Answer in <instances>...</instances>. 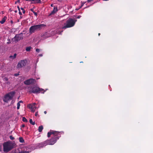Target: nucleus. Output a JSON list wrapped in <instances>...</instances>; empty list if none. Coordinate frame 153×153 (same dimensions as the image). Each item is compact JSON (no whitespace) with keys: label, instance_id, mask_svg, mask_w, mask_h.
Listing matches in <instances>:
<instances>
[{"label":"nucleus","instance_id":"nucleus-1","mask_svg":"<svg viewBox=\"0 0 153 153\" xmlns=\"http://www.w3.org/2000/svg\"><path fill=\"white\" fill-rule=\"evenodd\" d=\"M3 146L4 151L7 152L16 147V144L11 141H7L3 143Z\"/></svg>","mask_w":153,"mask_h":153},{"label":"nucleus","instance_id":"nucleus-2","mask_svg":"<svg viewBox=\"0 0 153 153\" xmlns=\"http://www.w3.org/2000/svg\"><path fill=\"white\" fill-rule=\"evenodd\" d=\"M77 20L71 18H69L66 21V23L64 24V26L62 27V29H65L68 28H70L74 26Z\"/></svg>","mask_w":153,"mask_h":153},{"label":"nucleus","instance_id":"nucleus-3","mask_svg":"<svg viewBox=\"0 0 153 153\" xmlns=\"http://www.w3.org/2000/svg\"><path fill=\"white\" fill-rule=\"evenodd\" d=\"M45 26L46 25L44 24H40L32 26L29 28V33L30 34H32L36 31L40 30L42 27Z\"/></svg>","mask_w":153,"mask_h":153},{"label":"nucleus","instance_id":"nucleus-4","mask_svg":"<svg viewBox=\"0 0 153 153\" xmlns=\"http://www.w3.org/2000/svg\"><path fill=\"white\" fill-rule=\"evenodd\" d=\"M45 91L44 89L40 88L37 86H33L30 88L29 89V92L30 94L32 93L33 94H38L41 92L42 93H44Z\"/></svg>","mask_w":153,"mask_h":153},{"label":"nucleus","instance_id":"nucleus-5","mask_svg":"<svg viewBox=\"0 0 153 153\" xmlns=\"http://www.w3.org/2000/svg\"><path fill=\"white\" fill-rule=\"evenodd\" d=\"M15 93V92L14 91H11L6 95L3 99L4 101L7 102L8 101L12 100Z\"/></svg>","mask_w":153,"mask_h":153},{"label":"nucleus","instance_id":"nucleus-6","mask_svg":"<svg viewBox=\"0 0 153 153\" xmlns=\"http://www.w3.org/2000/svg\"><path fill=\"white\" fill-rule=\"evenodd\" d=\"M58 135L53 137L50 140H46L47 145H53L56 143L57 140L59 139Z\"/></svg>","mask_w":153,"mask_h":153},{"label":"nucleus","instance_id":"nucleus-7","mask_svg":"<svg viewBox=\"0 0 153 153\" xmlns=\"http://www.w3.org/2000/svg\"><path fill=\"white\" fill-rule=\"evenodd\" d=\"M36 81L34 79L30 78L25 81L24 82V83L26 85H29L30 84H35Z\"/></svg>","mask_w":153,"mask_h":153},{"label":"nucleus","instance_id":"nucleus-8","mask_svg":"<svg viewBox=\"0 0 153 153\" xmlns=\"http://www.w3.org/2000/svg\"><path fill=\"white\" fill-rule=\"evenodd\" d=\"M23 39V34L22 33L19 34H16L15 36L13 39V40L15 42H18Z\"/></svg>","mask_w":153,"mask_h":153},{"label":"nucleus","instance_id":"nucleus-9","mask_svg":"<svg viewBox=\"0 0 153 153\" xmlns=\"http://www.w3.org/2000/svg\"><path fill=\"white\" fill-rule=\"evenodd\" d=\"M59 132L58 131H54L52 130H50L49 132L48 133V137H49L51 134H52L53 137L57 136L59 135Z\"/></svg>","mask_w":153,"mask_h":153},{"label":"nucleus","instance_id":"nucleus-10","mask_svg":"<svg viewBox=\"0 0 153 153\" xmlns=\"http://www.w3.org/2000/svg\"><path fill=\"white\" fill-rule=\"evenodd\" d=\"M26 60H23L20 61L18 63L17 65V67H23L26 65L27 63Z\"/></svg>","mask_w":153,"mask_h":153},{"label":"nucleus","instance_id":"nucleus-11","mask_svg":"<svg viewBox=\"0 0 153 153\" xmlns=\"http://www.w3.org/2000/svg\"><path fill=\"white\" fill-rule=\"evenodd\" d=\"M35 104L36 103H34L32 105L30 104L27 106V107L28 108L31 109V111L33 112H34L35 111L36 109V107L35 106Z\"/></svg>","mask_w":153,"mask_h":153},{"label":"nucleus","instance_id":"nucleus-12","mask_svg":"<svg viewBox=\"0 0 153 153\" xmlns=\"http://www.w3.org/2000/svg\"><path fill=\"white\" fill-rule=\"evenodd\" d=\"M47 145V144L46 140L43 142L39 143L38 145V146L39 148H42Z\"/></svg>","mask_w":153,"mask_h":153},{"label":"nucleus","instance_id":"nucleus-13","mask_svg":"<svg viewBox=\"0 0 153 153\" xmlns=\"http://www.w3.org/2000/svg\"><path fill=\"white\" fill-rule=\"evenodd\" d=\"M58 11V8L57 7H54L53 8V10L51 12L50 15H53L54 14Z\"/></svg>","mask_w":153,"mask_h":153},{"label":"nucleus","instance_id":"nucleus-14","mask_svg":"<svg viewBox=\"0 0 153 153\" xmlns=\"http://www.w3.org/2000/svg\"><path fill=\"white\" fill-rule=\"evenodd\" d=\"M7 17L6 16H4L3 17L2 20L0 21V23L1 24H4L5 22L6 19H7Z\"/></svg>","mask_w":153,"mask_h":153},{"label":"nucleus","instance_id":"nucleus-15","mask_svg":"<svg viewBox=\"0 0 153 153\" xmlns=\"http://www.w3.org/2000/svg\"><path fill=\"white\" fill-rule=\"evenodd\" d=\"M17 54L16 53H15L13 56L11 55L9 56V58L10 59H15L16 56Z\"/></svg>","mask_w":153,"mask_h":153},{"label":"nucleus","instance_id":"nucleus-16","mask_svg":"<svg viewBox=\"0 0 153 153\" xmlns=\"http://www.w3.org/2000/svg\"><path fill=\"white\" fill-rule=\"evenodd\" d=\"M43 128V127L42 126H39L38 129L39 131V132H42Z\"/></svg>","mask_w":153,"mask_h":153},{"label":"nucleus","instance_id":"nucleus-17","mask_svg":"<svg viewBox=\"0 0 153 153\" xmlns=\"http://www.w3.org/2000/svg\"><path fill=\"white\" fill-rule=\"evenodd\" d=\"M19 142L21 143L24 142L25 140L22 137H20L19 138Z\"/></svg>","mask_w":153,"mask_h":153},{"label":"nucleus","instance_id":"nucleus-18","mask_svg":"<svg viewBox=\"0 0 153 153\" xmlns=\"http://www.w3.org/2000/svg\"><path fill=\"white\" fill-rule=\"evenodd\" d=\"M29 122L32 125H34L35 124V122H33L32 119H30V120Z\"/></svg>","mask_w":153,"mask_h":153},{"label":"nucleus","instance_id":"nucleus-19","mask_svg":"<svg viewBox=\"0 0 153 153\" xmlns=\"http://www.w3.org/2000/svg\"><path fill=\"white\" fill-rule=\"evenodd\" d=\"M31 48H32L31 47H27L26 48V51H30Z\"/></svg>","mask_w":153,"mask_h":153},{"label":"nucleus","instance_id":"nucleus-20","mask_svg":"<svg viewBox=\"0 0 153 153\" xmlns=\"http://www.w3.org/2000/svg\"><path fill=\"white\" fill-rule=\"evenodd\" d=\"M22 121L25 122H27V120L24 117H22Z\"/></svg>","mask_w":153,"mask_h":153},{"label":"nucleus","instance_id":"nucleus-21","mask_svg":"<svg viewBox=\"0 0 153 153\" xmlns=\"http://www.w3.org/2000/svg\"><path fill=\"white\" fill-rule=\"evenodd\" d=\"M18 153H29V152L28 151H24L19 152Z\"/></svg>","mask_w":153,"mask_h":153},{"label":"nucleus","instance_id":"nucleus-22","mask_svg":"<svg viewBox=\"0 0 153 153\" xmlns=\"http://www.w3.org/2000/svg\"><path fill=\"white\" fill-rule=\"evenodd\" d=\"M20 105V104L19 103V102H18L17 103V109H19Z\"/></svg>","mask_w":153,"mask_h":153},{"label":"nucleus","instance_id":"nucleus-23","mask_svg":"<svg viewBox=\"0 0 153 153\" xmlns=\"http://www.w3.org/2000/svg\"><path fill=\"white\" fill-rule=\"evenodd\" d=\"M9 138H10V139L11 140H13L14 139V138L13 137L12 135L10 136Z\"/></svg>","mask_w":153,"mask_h":153},{"label":"nucleus","instance_id":"nucleus-24","mask_svg":"<svg viewBox=\"0 0 153 153\" xmlns=\"http://www.w3.org/2000/svg\"><path fill=\"white\" fill-rule=\"evenodd\" d=\"M21 10H22V13L23 14H25V10H24V8H22V7H21Z\"/></svg>","mask_w":153,"mask_h":153},{"label":"nucleus","instance_id":"nucleus-25","mask_svg":"<svg viewBox=\"0 0 153 153\" xmlns=\"http://www.w3.org/2000/svg\"><path fill=\"white\" fill-rule=\"evenodd\" d=\"M19 75V72L18 73L15 74H14V75L15 76H17Z\"/></svg>","mask_w":153,"mask_h":153},{"label":"nucleus","instance_id":"nucleus-26","mask_svg":"<svg viewBox=\"0 0 153 153\" xmlns=\"http://www.w3.org/2000/svg\"><path fill=\"white\" fill-rule=\"evenodd\" d=\"M36 1H37L36 2L38 3H41V0H36Z\"/></svg>","mask_w":153,"mask_h":153},{"label":"nucleus","instance_id":"nucleus-27","mask_svg":"<svg viewBox=\"0 0 153 153\" xmlns=\"http://www.w3.org/2000/svg\"><path fill=\"white\" fill-rule=\"evenodd\" d=\"M81 17V16L80 15L78 16H76V18H77V19H79Z\"/></svg>","mask_w":153,"mask_h":153},{"label":"nucleus","instance_id":"nucleus-28","mask_svg":"<svg viewBox=\"0 0 153 153\" xmlns=\"http://www.w3.org/2000/svg\"><path fill=\"white\" fill-rule=\"evenodd\" d=\"M40 49L38 48H37L36 50V51L38 52H39L40 51Z\"/></svg>","mask_w":153,"mask_h":153},{"label":"nucleus","instance_id":"nucleus-29","mask_svg":"<svg viewBox=\"0 0 153 153\" xmlns=\"http://www.w3.org/2000/svg\"><path fill=\"white\" fill-rule=\"evenodd\" d=\"M38 115V112H36L35 114V116H37Z\"/></svg>","mask_w":153,"mask_h":153},{"label":"nucleus","instance_id":"nucleus-30","mask_svg":"<svg viewBox=\"0 0 153 153\" xmlns=\"http://www.w3.org/2000/svg\"><path fill=\"white\" fill-rule=\"evenodd\" d=\"M85 4V2H83V3H82V5H81V7H80V8H81Z\"/></svg>","mask_w":153,"mask_h":153},{"label":"nucleus","instance_id":"nucleus-31","mask_svg":"<svg viewBox=\"0 0 153 153\" xmlns=\"http://www.w3.org/2000/svg\"><path fill=\"white\" fill-rule=\"evenodd\" d=\"M33 13L36 16H37V13H36V12L34 11L33 12Z\"/></svg>","mask_w":153,"mask_h":153},{"label":"nucleus","instance_id":"nucleus-32","mask_svg":"<svg viewBox=\"0 0 153 153\" xmlns=\"http://www.w3.org/2000/svg\"><path fill=\"white\" fill-rule=\"evenodd\" d=\"M17 2L20 3V0H18L17 1H16L15 2V4H16Z\"/></svg>","mask_w":153,"mask_h":153},{"label":"nucleus","instance_id":"nucleus-33","mask_svg":"<svg viewBox=\"0 0 153 153\" xmlns=\"http://www.w3.org/2000/svg\"><path fill=\"white\" fill-rule=\"evenodd\" d=\"M19 14L20 15H22V13L20 11V10H19Z\"/></svg>","mask_w":153,"mask_h":153},{"label":"nucleus","instance_id":"nucleus-34","mask_svg":"<svg viewBox=\"0 0 153 153\" xmlns=\"http://www.w3.org/2000/svg\"><path fill=\"white\" fill-rule=\"evenodd\" d=\"M25 125H24V124H23L22 125V126H21V127H22V128H23V127H25Z\"/></svg>","mask_w":153,"mask_h":153},{"label":"nucleus","instance_id":"nucleus-35","mask_svg":"<svg viewBox=\"0 0 153 153\" xmlns=\"http://www.w3.org/2000/svg\"><path fill=\"white\" fill-rule=\"evenodd\" d=\"M93 0H87V2H88L89 3V2H90L91 1H92Z\"/></svg>","mask_w":153,"mask_h":153},{"label":"nucleus","instance_id":"nucleus-36","mask_svg":"<svg viewBox=\"0 0 153 153\" xmlns=\"http://www.w3.org/2000/svg\"><path fill=\"white\" fill-rule=\"evenodd\" d=\"M30 11H32V12H34V11H33V9H31L30 10Z\"/></svg>","mask_w":153,"mask_h":153},{"label":"nucleus","instance_id":"nucleus-37","mask_svg":"<svg viewBox=\"0 0 153 153\" xmlns=\"http://www.w3.org/2000/svg\"><path fill=\"white\" fill-rule=\"evenodd\" d=\"M17 8L18 9L19 11V10H20V8L19 6H17Z\"/></svg>","mask_w":153,"mask_h":153},{"label":"nucleus","instance_id":"nucleus-38","mask_svg":"<svg viewBox=\"0 0 153 153\" xmlns=\"http://www.w3.org/2000/svg\"><path fill=\"white\" fill-rule=\"evenodd\" d=\"M10 22L11 24L13 23V21L12 20H11L10 21Z\"/></svg>","mask_w":153,"mask_h":153},{"label":"nucleus","instance_id":"nucleus-39","mask_svg":"<svg viewBox=\"0 0 153 153\" xmlns=\"http://www.w3.org/2000/svg\"><path fill=\"white\" fill-rule=\"evenodd\" d=\"M39 56H42V54H39Z\"/></svg>","mask_w":153,"mask_h":153},{"label":"nucleus","instance_id":"nucleus-40","mask_svg":"<svg viewBox=\"0 0 153 153\" xmlns=\"http://www.w3.org/2000/svg\"><path fill=\"white\" fill-rule=\"evenodd\" d=\"M19 102V103L20 102H23V101L22 100L20 101Z\"/></svg>","mask_w":153,"mask_h":153},{"label":"nucleus","instance_id":"nucleus-41","mask_svg":"<svg viewBox=\"0 0 153 153\" xmlns=\"http://www.w3.org/2000/svg\"><path fill=\"white\" fill-rule=\"evenodd\" d=\"M12 10H11V9L10 8L9 9V11H10V12L12 11Z\"/></svg>","mask_w":153,"mask_h":153},{"label":"nucleus","instance_id":"nucleus-42","mask_svg":"<svg viewBox=\"0 0 153 153\" xmlns=\"http://www.w3.org/2000/svg\"><path fill=\"white\" fill-rule=\"evenodd\" d=\"M44 113H45V114H46L47 113V111H45L44 112Z\"/></svg>","mask_w":153,"mask_h":153},{"label":"nucleus","instance_id":"nucleus-43","mask_svg":"<svg viewBox=\"0 0 153 153\" xmlns=\"http://www.w3.org/2000/svg\"><path fill=\"white\" fill-rule=\"evenodd\" d=\"M51 6L52 7H53V4H52L51 5Z\"/></svg>","mask_w":153,"mask_h":153},{"label":"nucleus","instance_id":"nucleus-44","mask_svg":"<svg viewBox=\"0 0 153 153\" xmlns=\"http://www.w3.org/2000/svg\"><path fill=\"white\" fill-rule=\"evenodd\" d=\"M14 12L15 13H16L17 12V10H16L14 11Z\"/></svg>","mask_w":153,"mask_h":153},{"label":"nucleus","instance_id":"nucleus-45","mask_svg":"<svg viewBox=\"0 0 153 153\" xmlns=\"http://www.w3.org/2000/svg\"><path fill=\"white\" fill-rule=\"evenodd\" d=\"M100 33H99L98 34V35L99 36H100Z\"/></svg>","mask_w":153,"mask_h":153},{"label":"nucleus","instance_id":"nucleus-46","mask_svg":"<svg viewBox=\"0 0 153 153\" xmlns=\"http://www.w3.org/2000/svg\"><path fill=\"white\" fill-rule=\"evenodd\" d=\"M11 153H16V152H12Z\"/></svg>","mask_w":153,"mask_h":153},{"label":"nucleus","instance_id":"nucleus-47","mask_svg":"<svg viewBox=\"0 0 153 153\" xmlns=\"http://www.w3.org/2000/svg\"><path fill=\"white\" fill-rule=\"evenodd\" d=\"M6 80L7 81L8 80V79L7 78L6 79Z\"/></svg>","mask_w":153,"mask_h":153},{"label":"nucleus","instance_id":"nucleus-48","mask_svg":"<svg viewBox=\"0 0 153 153\" xmlns=\"http://www.w3.org/2000/svg\"><path fill=\"white\" fill-rule=\"evenodd\" d=\"M31 4H33V3H35V2H34V3H33V2H31Z\"/></svg>","mask_w":153,"mask_h":153},{"label":"nucleus","instance_id":"nucleus-49","mask_svg":"<svg viewBox=\"0 0 153 153\" xmlns=\"http://www.w3.org/2000/svg\"><path fill=\"white\" fill-rule=\"evenodd\" d=\"M80 62V63H82V62Z\"/></svg>","mask_w":153,"mask_h":153}]
</instances>
